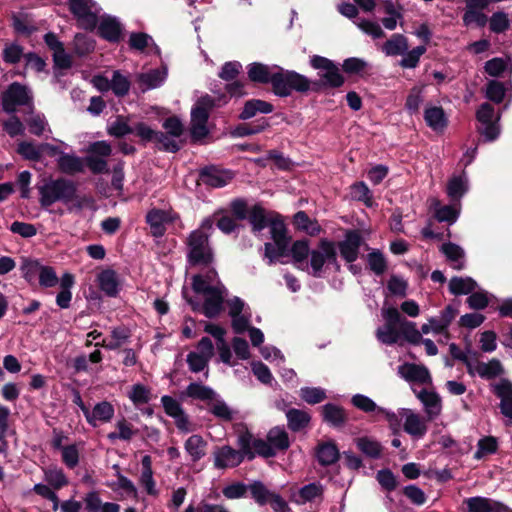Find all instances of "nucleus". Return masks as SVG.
<instances>
[{
	"instance_id": "nucleus-2",
	"label": "nucleus",
	"mask_w": 512,
	"mask_h": 512,
	"mask_svg": "<svg viewBox=\"0 0 512 512\" xmlns=\"http://www.w3.org/2000/svg\"><path fill=\"white\" fill-rule=\"evenodd\" d=\"M214 231L213 217L202 220L199 228L190 232L186 239V259L190 266H210L214 261V252L209 238Z\"/></svg>"
},
{
	"instance_id": "nucleus-53",
	"label": "nucleus",
	"mask_w": 512,
	"mask_h": 512,
	"mask_svg": "<svg viewBox=\"0 0 512 512\" xmlns=\"http://www.w3.org/2000/svg\"><path fill=\"white\" fill-rule=\"evenodd\" d=\"M354 408L371 416H378L385 412L384 408L379 407L371 398L363 394H354Z\"/></svg>"
},
{
	"instance_id": "nucleus-29",
	"label": "nucleus",
	"mask_w": 512,
	"mask_h": 512,
	"mask_svg": "<svg viewBox=\"0 0 512 512\" xmlns=\"http://www.w3.org/2000/svg\"><path fill=\"white\" fill-rule=\"evenodd\" d=\"M57 166L64 174L81 173L84 170V159L75 154L64 152L57 158Z\"/></svg>"
},
{
	"instance_id": "nucleus-34",
	"label": "nucleus",
	"mask_w": 512,
	"mask_h": 512,
	"mask_svg": "<svg viewBox=\"0 0 512 512\" xmlns=\"http://www.w3.org/2000/svg\"><path fill=\"white\" fill-rule=\"evenodd\" d=\"M167 72L160 69H151L138 75V82L143 91L160 87L166 80Z\"/></svg>"
},
{
	"instance_id": "nucleus-41",
	"label": "nucleus",
	"mask_w": 512,
	"mask_h": 512,
	"mask_svg": "<svg viewBox=\"0 0 512 512\" xmlns=\"http://www.w3.org/2000/svg\"><path fill=\"white\" fill-rule=\"evenodd\" d=\"M269 126V122L265 118H261L253 123H242L231 131L233 137H246L261 133Z\"/></svg>"
},
{
	"instance_id": "nucleus-5",
	"label": "nucleus",
	"mask_w": 512,
	"mask_h": 512,
	"mask_svg": "<svg viewBox=\"0 0 512 512\" xmlns=\"http://www.w3.org/2000/svg\"><path fill=\"white\" fill-rule=\"evenodd\" d=\"M22 107L26 108L28 113L34 112V94L28 85L15 81L2 91L0 109L6 114H13Z\"/></svg>"
},
{
	"instance_id": "nucleus-14",
	"label": "nucleus",
	"mask_w": 512,
	"mask_h": 512,
	"mask_svg": "<svg viewBox=\"0 0 512 512\" xmlns=\"http://www.w3.org/2000/svg\"><path fill=\"white\" fill-rule=\"evenodd\" d=\"M96 282L100 291L110 298L117 297L122 289L118 273L111 268L101 270L96 276Z\"/></svg>"
},
{
	"instance_id": "nucleus-15",
	"label": "nucleus",
	"mask_w": 512,
	"mask_h": 512,
	"mask_svg": "<svg viewBox=\"0 0 512 512\" xmlns=\"http://www.w3.org/2000/svg\"><path fill=\"white\" fill-rule=\"evenodd\" d=\"M464 503L467 506V512H511V509L503 503L481 496L466 498Z\"/></svg>"
},
{
	"instance_id": "nucleus-40",
	"label": "nucleus",
	"mask_w": 512,
	"mask_h": 512,
	"mask_svg": "<svg viewBox=\"0 0 512 512\" xmlns=\"http://www.w3.org/2000/svg\"><path fill=\"white\" fill-rule=\"evenodd\" d=\"M294 224L298 229L306 232L310 236H316L322 231L316 219H311L305 211H298L294 217Z\"/></svg>"
},
{
	"instance_id": "nucleus-50",
	"label": "nucleus",
	"mask_w": 512,
	"mask_h": 512,
	"mask_svg": "<svg viewBox=\"0 0 512 512\" xmlns=\"http://www.w3.org/2000/svg\"><path fill=\"white\" fill-rule=\"evenodd\" d=\"M107 132L115 138H122L133 133V127L129 124V117L118 115L108 126Z\"/></svg>"
},
{
	"instance_id": "nucleus-39",
	"label": "nucleus",
	"mask_w": 512,
	"mask_h": 512,
	"mask_svg": "<svg viewBox=\"0 0 512 512\" xmlns=\"http://www.w3.org/2000/svg\"><path fill=\"white\" fill-rule=\"evenodd\" d=\"M476 287L477 283L471 277L454 276L449 281V292L455 296L471 294Z\"/></svg>"
},
{
	"instance_id": "nucleus-20",
	"label": "nucleus",
	"mask_w": 512,
	"mask_h": 512,
	"mask_svg": "<svg viewBox=\"0 0 512 512\" xmlns=\"http://www.w3.org/2000/svg\"><path fill=\"white\" fill-rule=\"evenodd\" d=\"M494 394L500 398V411L507 417L512 419V382L508 379H501L494 386Z\"/></svg>"
},
{
	"instance_id": "nucleus-43",
	"label": "nucleus",
	"mask_w": 512,
	"mask_h": 512,
	"mask_svg": "<svg viewBox=\"0 0 512 512\" xmlns=\"http://www.w3.org/2000/svg\"><path fill=\"white\" fill-rule=\"evenodd\" d=\"M483 379H494L504 373L503 365L500 360L493 358L488 363L478 362L474 369Z\"/></svg>"
},
{
	"instance_id": "nucleus-58",
	"label": "nucleus",
	"mask_w": 512,
	"mask_h": 512,
	"mask_svg": "<svg viewBox=\"0 0 512 512\" xmlns=\"http://www.w3.org/2000/svg\"><path fill=\"white\" fill-rule=\"evenodd\" d=\"M17 152L25 160L39 162L42 159L40 144L36 145L33 142H20L17 146Z\"/></svg>"
},
{
	"instance_id": "nucleus-22",
	"label": "nucleus",
	"mask_w": 512,
	"mask_h": 512,
	"mask_svg": "<svg viewBox=\"0 0 512 512\" xmlns=\"http://www.w3.org/2000/svg\"><path fill=\"white\" fill-rule=\"evenodd\" d=\"M153 474L152 458L150 455H144L141 459L139 483L148 495L156 497L159 494V490L156 488Z\"/></svg>"
},
{
	"instance_id": "nucleus-48",
	"label": "nucleus",
	"mask_w": 512,
	"mask_h": 512,
	"mask_svg": "<svg viewBox=\"0 0 512 512\" xmlns=\"http://www.w3.org/2000/svg\"><path fill=\"white\" fill-rule=\"evenodd\" d=\"M404 431L411 436L422 438L427 432V425L418 414L410 413L406 417Z\"/></svg>"
},
{
	"instance_id": "nucleus-13",
	"label": "nucleus",
	"mask_w": 512,
	"mask_h": 512,
	"mask_svg": "<svg viewBox=\"0 0 512 512\" xmlns=\"http://www.w3.org/2000/svg\"><path fill=\"white\" fill-rule=\"evenodd\" d=\"M146 223L149 225L151 234L155 238H161L165 235L166 224L175 220L170 211L153 208L146 214Z\"/></svg>"
},
{
	"instance_id": "nucleus-56",
	"label": "nucleus",
	"mask_w": 512,
	"mask_h": 512,
	"mask_svg": "<svg viewBox=\"0 0 512 512\" xmlns=\"http://www.w3.org/2000/svg\"><path fill=\"white\" fill-rule=\"evenodd\" d=\"M9 118L1 122L3 131L11 138L22 136L25 133V126L16 113L8 114Z\"/></svg>"
},
{
	"instance_id": "nucleus-59",
	"label": "nucleus",
	"mask_w": 512,
	"mask_h": 512,
	"mask_svg": "<svg viewBox=\"0 0 512 512\" xmlns=\"http://www.w3.org/2000/svg\"><path fill=\"white\" fill-rule=\"evenodd\" d=\"M73 49L76 55L85 56L95 49V41L86 34L78 33L73 40Z\"/></svg>"
},
{
	"instance_id": "nucleus-46",
	"label": "nucleus",
	"mask_w": 512,
	"mask_h": 512,
	"mask_svg": "<svg viewBox=\"0 0 512 512\" xmlns=\"http://www.w3.org/2000/svg\"><path fill=\"white\" fill-rule=\"evenodd\" d=\"M310 243L308 239L296 240L293 242L290 253L293 259V262L298 266H302L307 263V258L310 254Z\"/></svg>"
},
{
	"instance_id": "nucleus-9",
	"label": "nucleus",
	"mask_w": 512,
	"mask_h": 512,
	"mask_svg": "<svg viewBox=\"0 0 512 512\" xmlns=\"http://www.w3.org/2000/svg\"><path fill=\"white\" fill-rule=\"evenodd\" d=\"M268 227L273 243H265V256L269 258V264H272L277 258L286 253L290 237L287 235L286 225L279 214L274 215V219Z\"/></svg>"
},
{
	"instance_id": "nucleus-32",
	"label": "nucleus",
	"mask_w": 512,
	"mask_h": 512,
	"mask_svg": "<svg viewBox=\"0 0 512 512\" xmlns=\"http://www.w3.org/2000/svg\"><path fill=\"white\" fill-rule=\"evenodd\" d=\"M182 396L208 402L209 404L217 397V393L209 386L198 382H192L186 387L185 391L182 392Z\"/></svg>"
},
{
	"instance_id": "nucleus-17",
	"label": "nucleus",
	"mask_w": 512,
	"mask_h": 512,
	"mask_svg": "<svg viewBox=\"0 0 512 512\" xmlns=\"http://www.w3.org/2000/svg\"><path fill=\"white\" fill-rule=\"evenodd\" d=\"M100 81L105 83V86H99V91L101 92H107L111 89L115 96L122 98L128 95L130 91L131 81L119 70L113 72L110 80L100 78Z\"/></svg>"
},
{
	"instance_id": "nucleus-51",
	"label": "nucleus",
	"mask_w": 512,
	"mask_h": 512,
	"mask_svg": "<svg viewBox=\"0 0 512 512\" xmlns=\"http://www.w3.org/2000/svg\"><path fill=\"white\" fill-rule=\"evenodd\" d=\"M255 440L256 438L247 429L239 433L237 437L238 451L241 452L244 458L250 461L255 458V452L253 451Z\"/></svg>"
},
{
	"instance_id": "nucleus-60",
	"label": "nucleus",
	"mask_w": 512,
	"mask_h": 512,
	"mask_svg": "<svg viewBox=\"0 0 512 512\" xmlns=\"http://www.w3.org/2000/svg\"><path fill=\"white\" fill-rule=\"evenodd\" d=\"M156 148L160 151L176 153L181 149L180 144L175 140V137L163 133L157 132V137L154 140Z\"/></svg>"
},
{
	"instance_id": "nucleus-1",
	"label": "nucleus",
	"mask_w": 512,
	"mask_h": 512,
	"mask_svg": "<svg viewBox=\"0 0 512 512\" xmlns=\"http://www.w3.org/2000/svg\"><path fill=\"white\" fill-rule=\"evenodd\" d=\"M337 250L341 257L346 261L347 268L352 271V229L345 232V239L339 243L323 238L319 241L317 249L310 251L309 266L311 274L314 277L321 275L323 266L328 264H336Z\"/></svg>"
},
{
	"instance_id": "nucleus-19",
	"label": "nucleus",
	"mask_w": 512,
	"mask_h": 512,
	"mask_svg": "<svg viewBox=\"0 0 512 512\" xmlns=\"http://www.w3.org/2000/svg\"><path fill=\"white\" fill-rule=\"evenodd\" d=\"M115 414L114 406L104 400L95 404L92 410H89L86 421L92 427H97V422L108 423L112 420Z\"/></svg>"
},
{
	"instance_id": "nucleus-64",
	"label": "nucleus",
	"mask_w": 512,
	"mask_h": 512,
	"mask_svg": "<svg viewBox=\"0 0 512 512\" xmlns=\"http://www.w3.org/2000/svg\"><path fill=\"white\" fill-rule=\"evenodd\" d=\"M506 94V88L504 84L498 80H489L486 84L485 96L488 100L500 104Z\"/></svg>"
},
{
	"instance_id": "nucleus-18",
	"label": "nucleus",
	"mask_w": 512,
	"mask_h": 512,
	"mask_svg": "<svg viewBox=\"0 0 512 512\" xmlns=\"http://www.w3.org/2000/svg\"><path fill=\"white\" fill-rule=\"evenodd\" d=\"M398 373L408 382H417L420 384L431 383L430 372L424 365L405 363L399 366Z\"/></svg>"
},
{
	"instance_id": "nucleus-54",
	"label": "nucleus",
	"mask_w": 512,
	"mask_h": 512,
	"mask_svg": "<svg viewBox=\"0 0 512 512\" xmlns=\"http://www.w3.org/2000/svg\"><path fill=\"white\" fill-rule=\"evenodd\" d=\"M43 264L39 260L25 258L22 261L20 270L22 277L29 283L32 284L37 278H39L40 271Z\"/></svg>"
},
{
	"instance_id": "nucleus-30",
	"label": "nucleus",
	"mask_w": 512,
	"mask_h": 512,
	"mask_svg": "<svg viewBox=\"0 0 512 512\" xmlns=\"http://www.w3.org/2000/svg\"><path fill=\"white\" fill-rule=\"evenodd\" d=\"M274 110V106L267 101L261 99H251L245 102L239 119L248 120L253 118L257 113L269 114Z\"/></svg>"
},
{
	"instance_id": "nucleus-23",
	"label": "nucleus",
	"mask_w": 512,
	"mask_h": 512,
	"mask_svg": "<svg viewBox=\"0 0 512 512\" xmlns=\"http://www.w3.org/2000/svg\"><path fill=\"white\" fill-rule=\"evenodd\" d=\"M287 419V427L290 431L297 433L306 429L311 422V415L303 409H283Z\"/></svg>"
},
{
	"instance_id": "nucleus-49",
	"label": "nucleus",
	"mask_w": 512,
	"mask_h": 512,
	"mask_svg": "<svg viewBox=\"0 0 512 512\" xmlns=\"http://www.w3.org/2000/svg\"><path fill=\"white\" fill-rule=\"evenodd\" d=\"M323 495V485L320 482H311L302 486L298 491L297 502L304 504L312 502Z\"/></svg>"
},
{
	"instance_id": "nucleus-24",
	"label": "nucleus",
	"mask_w": 512,
	"mask_h": 512,
	"mask_svg": "<svg viewBox=\"0 0 512 512\" xmlns=\"http://www.w3.org/2000/svg\"><path fill=\"white\" fill-rule=\"evenodd\" d=\"M207 441L199 434L189 436L184 442V449L192 463L199 462L207 450Z\"/></svg>"
},
{
	"instance_id": "nucleus-21",
	"label": "nucleus",
	"mask_w": 512,
	"mask_h": 512,
	"mask_svg": "<svg viewBox=\"0 0 512 512\" xmlns=\"http://www.w3.org/2000/svg\"><path fill=\"white\" fill-rule=\"evenodd\" d=\"M132 336V331L125 325L115 326L111 329L110 340L103 339L101 342H96V347H104L107 350H116L122 345L126 344Z\"/></svg>"
},
{
	"instance_id": "nucleus-62",
	"label": "nucleus",
	"mask_w": 512,
	"mask_h": 512,
	"mask_svg": "<svg viewBox=\"0 0 512 512\" xmlns=\"http://www.w3.org/2000/svg\"><path fill=\"white\" fill-rule=\"evenodd\" d=\"M498 442L494 436H485L479 439L477 443V451L474 458L479 460L486 455H491L497 452Z\"/></svg>"
},
{
	"instance_id": "nucleus-36",
	"label": "nucleus",
	"mask_w": 512,
	"mask_h": 512,
	"mask_svg": "<svg viewBox=\"0 0 512 512\" xmlns=\"http://www.w3.org/2000/svg\"><path fill=\"white\" fill-rule=\"evenodd\" d=\"M417 397L425 406L426 412L430 418H433L440 414L441 398L436 392L422 389L417 394Z\"/></svg>"
},
{
	"instance_id": "nucleus-57",
	"label": "nucleus",
	"mask_w": 512,
	"mask_h": 512,
	"mask_svg": "<svg viewBox=\"0 0 512 512\" xmlns=\"http://www.w3.org/2000/svg\"><path fill=\"white\" fill-rule=\"evenodd\" d=\"M248 489L250 490L251 497L260 506L266 505L273 494V492L269 491L264 483L259 480L253 481L248 485Z\"/></svg>"
},
{
	"instance_id": "nucleus-7",
	"label": "nucleus",
	"mask_w": 512,
	"mask_h": 512,
	"mask_svg": "<svg viewBox=\"0 0 512 512\" xmlns=\"http://www.w3.org/2000/svg\"><path fill=\"white\" fill-rule=\"evenodd\" d=\"M40 204L49 207L56 202L68 204L76 198L77 185L66 178L49 179L38 187Z\"/></svg>"
},
{
	"instance_id": "nucleus-4",
	"label": "nucleus",
	"mask_w": 512,
	"mask_h": 512,
	"mask_svg": "<svg viewBox=\"0 0 512 512\" xmlns=\"http://www.w3.org/2000/svg\"><path fill=\"white\" fill-rule=\"evenodd\" d=\"M228 295L227 288L220 282L215 284V288L203 295V302L198 298L189 296L187 289H182V296L185 301L189 304L194 312L203 314L209 319H214L220 315L223 310L225 298Z\"/></svg>"
},
{
	"instance_id": "nucleus-37",
	"label": "nucleus",
	"mask_w": 512,
	"mask_h": 512,
	"mask_svg": "<svg viewBox=\"0 0 512 512\" xmlns=\"http://www.w3.org/2000/svg\"><path fill=\"white\" fill-rule=\"evenodd\" d=\"M117 430L107 434L109 441L114 443L117 440L130 442L132 438L137 434L138 430L134 429L132 424L129 423L124 417L119 419L115 424Z\"/></svg>"
},
{
	"instance_id": "nucleus-8",
	"label": "nucleus",
	"mask_w": 512,
	"mask_h": 512,
	"mask_svg": "<svg viewBox=\"0 0 512 512\" xmlns=\"http://www.w3.org/2000/svg\"><path fill=\"white\" fill-rule=\"evenodd\" d=\"M215 99L210 95L200 97L191 109V137L200 140L209 133L207 123L210 112L215 107Z\"/></svg>"
},
{
	"instance_id": "nucleus-11",
	"label": "nucleus",
	"mask_w": 512,
	"mask_h": 512,
	"mask_svg": "<svg viewBox=\"0 0 512 512\" xmlns=\"http://www.w3.org/2000/svg\"><path fill=\"white\" fill-rule=\"evenodd\" d=\"M69 10L84 29L92 30L98 22L100 8L93 0H69Z\"/></svg>"
},
{
	"instance_id": "nucleus-27",
	"label": "nucleus",
	"mask_w": 512,
	"mask_h": 512,
	"mask_svg": "<svg viewBox=\"0 0 512 512\" xmlns=\"http://www.w3.org/2000/svg\"><path fill=\"white\" fill-rule=\"evenodd\" d=\"M424 120L428 127L434 131H442L447 128L449 121L441 106H429L424 110Z\"/></svg>"
},
{
	"instance_id": "nucleus-42",
	"label": "nucleus",
	"mask_w": 512,
	"mask_h": 512,
	"mask_svg": "<svg viewBox=\"0 0 512 512\" xmlns=\"http://www.w3.org/2000/svg\"><path fill=\"white\" fill-rule=\"evenodd\" d=\"M267 440L275 449V454L277 451H285L290 447L289 436L284 427L271 428L267 434Z\"/></svg>"
},
{
	"instance_id": "nucleus-33",
	"label": "nucleus",
	"mask_w": 512,
	"mask_h": 512,
	"mask_svg": "<svg viewBox=\"0 0 512 512\" xmlns=\"http://www.w3.org/2000/svg\"><path fill=\"white\" fill-rule=\"evenodd\" d=\"M315 456L321 466H330L337 462L340 454L333 442H323L318 444Z\"/></svg>"
},
{
	"instance_id": "nucleus-38",
	"label": "nucleus",
	"mask_w": 512,
	"mask_h": 512,
	"mask_svg": "<svg viewBox=\"0 0 512 512\" xmlns=\"http://www.w3.org/2000/svg\"><path fill=\"white\" fill-rule=\"evenodd\" d=\"M408 50V39L399 33L393 34L382 46L387 56L403 55Z\"/></svg>"
},
{
	"instance_id": "nucleus-3",
	"label": "nucleus",
	"mask_w": 512,
	"mask_h": 512,
	"mask_svg": "<svg viewBox=\"0 0 512 512\" xmlns=\"http://www.w3.org/2000/svg\"><path fill=\"white\" fill-rule=\"evenodd\" d=\"M309 63L318 71V79L311 81L310 91L320 92L325 89L339 88L344 84V76L339 66L332 60L320 55H313L310 57Z\"/></svg>"
},
{
	"instance_id": "nucleus-10",
	"label": "nucleus",
	"mask_w": 512,
	"mask_h": 512,
	"mask_svg": "<svg viewBox=\"0 0 512 512\" xmlns=\"http://www.w3.org/2000/svg\"><path fill=\"white\" fill-rule=\"evenodd\" d=\"M382 316L385 323L376 330V337L382 344L394 345L400 338L403 316L395 307L383 308Z\"/></svg>"
},
{
	"instance_id": "nucleus-52",
	"label": "nucleus",
	"mask_w": 512,
	"mask_h": 512,
	"mask_svg": "<svg viewBox=\"0 0 512 512\" xmlns=\"http://www.w3.org/2000/svg\"><path fill=\"white\" fill-rule=\"evenodd\" d=\"M367 267L377 276L383 275L387 268L388 264L380 250H372L367 254L366 257Z\"/></svg>"
},
{
	"instance_id": "nucleus-16",
	"label": "nucleus",
	"mask_w": 512,
	"mask_h": 512,
	"mask_svg": "<svg viewBox=\"0 0 512 512\" xmlns=\"http://www.w3.org/2000/svg\"><path fill=\"white\" fill-rule=\"evenodd\" d=\"M244 459L241 452L229 445H224L214 453V467L217 469L234 468L239 466Z\"/></svg>"
},
{
	"instance_id": "nucleus-12",
	"label": "nucleus",
	"mask_w": 512,
	"mask_h": 512,
	"mask_svg": "<svg viewBox=\"0 0 512 512\" xmlns=\"http://www.w3.org/2000/svg\"><path fill=\"white\" fill-rule=\"evenodd\" d=\"M235 173L230 169H222L214 165L206 166L200 171L202 182L212 188H222L228 185Z\"/></svg>"
},
{
	"instance_id": "nucleus-44",
	"label": "nucleus",
	"mask_w": 512,
	"mask_h": 512,
	"mask_svg": "<svg viewBox=\"0 0 512 512\" xmlns=\"http://www.w3.org/2000/svg\"><path fill=\"white\" fill-rule=\"evenodd\" d=\"M130 401L136 408L148 404L151 400V389L144 384H133L127 394Z\"/></svg>"
},
{
	"instance_id": "nucleus-6",
	"label": "nucleus",
	"mask_w": 512,
	"mask_h": 512,
	"mask_svg": "<svg viewBox=\"0 0 512 512\" xmlns=\"http://www.w3.org/2000/svg\"><path fill=\"white\" fill-rule=\"evenodd\" d=\"M272 78V91L278 97H288L293 91L298 93H307L310 91L311 80L296 71L285 70L279 66H274Z\"/></svg>"
},
{
	"instance_id": "nucleus-31",
	"label": "nucleus",
	"mask_w": 512,
	"mask_h": 512,
	"mask_svg": "<svg viewBox=\"0 0 512 512\" xmlns=\"http://www.w3.org/2000/svg\"><path fill=\"white\" fill-rule=\"evenodd\" d=\"M322 417L323 421L330 426L340 428L344 425L347 415L341 406L327 403L322 406Z\"/></svg>"
},
{
	"instance_id": "nucleus-25",
	"label": "nucleus",
	"mask_w": 512,
	"mask_h": 512,
	"mask_svg": "<svg viewBox=\"0 0 512 512\" xmlns=\"http://www.w3.org/2000/svg\"><path fill=\"white\" fill-rule=\"evenodd\" d=\"M98 33L103 39L118 43L122 35L121 23L115 17H104L99 23Z\"/></svg>"
},
{
	"instance_id": "nucleus-28",
	"label": "nucleus",
	"mask_w": 512,
	"mask_h": 512,
	"mask_svg": "<svg viewBox=\"0 0 512 512\" xmlns=\"http://www.w3.org/2000/svg\"><path fill=\"white\" fill-rule=\"evenodd\" d=\"M274 71V66L271 68L260 62H253L247 66L248 78L253 83L271 84Z\"/></svg>"
},
{
	"instance_id": "nucleus-35",
	"label": "nucleus",
	"mask_w": 512,
	"mask_h": 512,
	"mask_svg": "<svg viewBox=\"0 0 512 512\" xmlns=\"http://www.w3.org/2000/svg\"><path fill=\"white\" fill-rule=\"evenodd\" d=\"M208 411L223 422H231L237 413L218 394L217 397L209 403Z\"/></svg>"
},
{
	"instance_id": "nucleus-55",
	"label": "nucleus",
	"mask_w": 512,
	"mask_h": 512,
	"mask_svg": "<svg viewBox=\"0 0 512 512\" xmlns=\"http://www.w3.org/2000/svg\"><path fill=\"white\" fill-rule=\"evenodd\" d=\"M219 497L220 494L216 490L205 495L197 505V512H230L224 505L212 502Z\"/></svg>"
},
{
	"instance_id": "nucleus-26",
	"label": "nucleus",
	"mask_w": 512,
	"mask_h": 512,
	"mask_svg": "<svg viewBox=\"0 0 512 512\" xmlns=\"http://www.w3.org/2000/svg\"><path fill=\"white\" fill-rule=\"evenodd\" d=\"M274 215L275 214L273 213H267L266 209L262 205L255 204L249 209L247 219L252 227V231L256 233L261 232L268 227L272 219H274Z\"/></svg>"
},
{
	"instance_id": "nucleus-61",
	"label": "nucleus",
	"mask_w": 512,
	"mask_h": 512,
	"mask_svg": "<svg viewBox=\"0 0 512 512\" xmlns=\"http://www.w3.org/2000/svg\"><path fill=\"white\" fill-rule=\"evenodd\" d=\"M426 46L425 45H419L415 48H413L410 51H406L403 54V58L400 60L399 65L402 68H416L420 62V57L426 53Z\"/></svg>"
},
{
	"instance_id": "nucleus-45",
	"label": "nucleus",
	"mask_w": 512,
	"mask_h": 512,
	"mask_svg": "<svg viewBox=\"0 0 512 512\" xmlns=\"http://www.w3.org/2000/svg\"><path fill=\"white\" fill-rule=\"evenodd\" d=\"M43 473L44 481L54 490H60L69 484L68 477L61 468L49 467Z\"/></svg>"
},
{
	"instance_id": "nucleus-47",
	"label": "nucleus",
	"mask_w": 512,
	"mask_h": 512,
	"mask_svg": "<svg viewBox=\"0 0 512 512\" xmlns=\"http://www.w3.org/2000/svg\"><path fill=\"white\" fill-rule=\"evenodd\" d=\"M358 449L367 457L378 459L382 455V445L380 442L367 436L360 437L356 441Z\"/></svg>"
},
{
	"instance_id": "nucleus-63",
	"label": "nucleus",
	"mask_w": 512,
	"mask_h": 512,
	"mask_svg": "<svg viewBox=\"0 0 512 512\" xmlns=\"http://www.w3.org/2000/svg\"><path fill=\"white\" fill-rule=\"evenodd\" d=\"M488 21L490 31L496 34L504 33L510 28L508 14L503 11L494 12Z\"/></svg>"
}]
</instances>
